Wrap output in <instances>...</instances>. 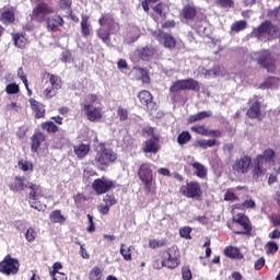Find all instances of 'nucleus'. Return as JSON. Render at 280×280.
<instances>
[{
	"label": "nucleus",
	"mask_w": 280,
	"mask_h": 280,
	"mask_svg": "<svg viewBox=\"0 0 280 280\" xmlns=\"http://www.w3.org/2000/svg\"><path fill=\"white\" fill-rule=\"evenodd\" d=\"M217 3L222 8H233V5H235L233 0H217Z\"/></svg>",
	"instance_id": "nucleus-58"
},
{
	"label": "nucleus",
	"mask_w": 280,
	"mask_h": 280,
	"mask_svg": "<svg viewBox=\"0 0 280 280\" xmlns=\"http://www.w3.org/2000/svg\"><path fill=\"white\" fill-rule=\"evenodd\" d=\"M154 36L158 40H163L164 47L167 49H174V47H176V39L172 35L162 33V31L159 30L154 33Z\"/></svg>",
	"instance_id": "nucleus-12"
},
{
	"label": "nucleus",
	"mask_w": 280,
	"mask_h": 280,
	"mask_svg": "<svg viewBox=\"0 0 280 280\" xmlns=\"http://www.w3.org/2000/svg\"><path fill=\"white\" fill-rule=\"evenodd\" d=\"M26 185H30V183L25 184V177L23 176H16L15 182L13 184L9 185V189L11 191H23V189L27 188Z\"/></svg>",
	"instance_id": "nucleus-19"
},
{
	"label": "nucleus",
	"mask_w": 280,
	"mask_h": 280,
	"mask_svg": "<svg viewBox=\"0 0 280 280\" xmlns=\"http://www.w3.org/2000/svg\"><path fill=\"white\" fill-rule=\"evenodd\" d=\"M224 254L226 257H230L231 259H242L244 257L242 253H240V248L233 246L226 247L224 249Z\"/></svg>",
	"instance_id": "nucleus-26"
},
{
	"label": "nucleus",
	"mask_w": 280,
	"mask_h": 280,
	"mask_svg": "<svg viewBox=\"0 0 280 280\" xmlns=\"http://www.w3.org/2000/svg\"><path fill=\"white\" fill-rule=\"evenodd\" d=\"M192 132L202 135V137H209V129L205 125L191 127Z\"/></svg>",
	"instance_id": "nucleus-43"
},
{
	"label": "nucleus",
	"mask_w": 280,
	"mask_h": 280,
	"mask_svg": "<svg viewBox=\"0 0 280 280\" xmlns=\"http://www.w3.org/2000/svg\"><path fill=\"white\" fill-rule=\"evenodd\" d=\"M52 280H67V275L60 271L50 272Z\"/></svg>",
	"instance_id": "nucleus-56"
},
{
	"label": "nucleus",
	"mask_w": 280,
	"mask_h": 280,
	"mask_svg": "<svg viewBox=\"0 0 280 280\" xmlns=\"http://www.w3.org/2000/svg\"><path fill=\"white\" fill-rule=\"evenodd\" d=\"M0 21L4 23L5 25H10V23H14V11L7 10L2 11Z\"/></svg>",
	"instance_id": "nucleus-33"
},
{
	"label": "nucleus",
	"mask_w": 280,
	"mask_h": 280,
	"mask_svg": "<svg viewBox=\"0 0 280 280\" xmlns=\"http://www.w3.org/2000/svg\"><path fill=\"white\" fill-rule=\"evenodd\" d=\"M49 219L50 221L54 222V224H65V222L67 221V219L65 218V215H62L60 210L52 211L49 215Z\"/></svg>",
	"instance_id": "nucleus-31"
},
{
	"label": "nucleus",
	"mask_w": 280,
	"mask_h": 280,
	"mask_svg": "<svg viewBox=\"0 0 280 280\" xmlns=\"http://www.w3.org/2000/svg\"><path fill=\"white\" fill-rule=\"evenodd\" d=\"M65 25V20L60 15H52L47 19V28L50 32H54L58 27H62Z\"/></svg>",
	"instance_id": "nucleus-18"
},
{
	"label": "nucleus",
	"mask_w": 280,
	"mask_h": 280,
	"mask_svg": "<svg viewBox=\"0 0 280 280\" xmlns=\"http://www.w3.org/2000/svg\"><path fill=\"white\" fill-rule=\"evenodd\" d=\"M83 110H85L90 121H100V119H102V109L91 104H83Z\"/></svg>",
	"instance_id": "nucleus-13"
},
{
	"label": "nucleus",
	"mask_w": 280,
	"mask_h": 280,
	"mask_svg": "<svg viewBox=\"0 0 280 280\" xmlns=\"http://www.w3.org/2000/svg\"><path fill=\"white\" fill-rule=\"evenodd\" d=\"M277 32H279V27L275 26L270 21H265L253 30L252 36L261 43H268V40H272L277 36Z\"/></svg>",
	"instance_id": "nucleus-1"
},
{
	"label": "nucleus",
	"mask_w": 280,
	"mask_h": 280,
	"mask_svg": "<svg viewBox=\"0 0 280 280\" xmlns=\"http://www.w3.org/2000/svg\"><path fill=\"white\" fill-rule=\"evenodd\" d=\"M81 34L84 38L91 36V24H89V16L83 15L81 21Z\"/></svg>",
	"instance_id": "nucleus-27"
},
{
	"label": "nucleus",
	"mask_w": 280,
	"mask_h": 280,
	"mask_svg": "<svg viewBox=\"0 0 280 280\" xmlns=\"http://www.w3.org/2000/svg\"><path fill=\"white\" fill-rule=\"evenodd\" d=\"M139 178L144 183V187L148 191H150L152 187V180L154 179L152 175V168H150V164L145 163L140 166L139 170Z\"/></svg>",
	"instance_id": "nucleus-10"
},
{
	"label": "nucleus",
	"mask_w": 280,
	"mask_h": 280,
	"mask_svg": "<svg viewBox=\"0 0 280 280\" xmlns=\"http://www.w3.org/2000/svg\"><path fill=\"white\" fill-rule=\"evenodd\" d=\"M103 201L105 202V206H107V207H113V205L117 203V200H115V196H113V195H106L104 197Z\"/></svg>",
	"instance_id": "nucleus-55"
},
{
	"label": "nucleus",
	"mask_w": 280,
	"mask_h": 280,
	"mask_svg": "<svg viewBox=\"0 0 280 280\" xmlns=\"http://www.w3.org/2000/svg\"><path fill=\"white\" fill-rule=\"evenodd\" d=\"M182 277L184 280H190L191 279V270H189V268H187V267L183 268Z\"/></svg>",
	"instance_id": "nucleus-61"
},
{
	"label": "nucleus",
	"mask_w": 280,
	"mask_h": 280,
	"mask_svg": "<svg viewBox=\"0 0 280 280\" xmlns=\"http://www.w3.org/2000/svg\"><path fill=\"white\" fill-rule=\"evenodd\" d=\"M26 187L32 190L28 196L30 200H38L45 196L43 188L36 184L31 183L27 184Z\"/></svg>",
	"instance_id": "nucleus-17"
},
{
	"label": "nucleus",
	"mask_w": 280,
	"mask_h": 280,
	"mask_svg": "<svg viewBox=\"0 0 280 280\" xmlns=\"http://www.w3.org/2000/svg\"><path fill=\"white\" fill-rule=\"evenodd\" d=\"M253 60H257L258 65H261L264 69H266L269 73H273L275 69H277L276 62L277 60L272 56V52L269 50H261L252 54Z\"/></svg>",
	"instance_id": "nucleus-2"
},
{
	"label": "nucleus",
	"mask_w": 280,
	"mask_h": 280,
	"mask_svg": "<svg viewBox=\"0 0 280 280\" xmlns=\"http://www.w3.org/2000/svg\"><path fill=\"white\" fill-rule=\"evenodd\" d=\"M115 187V183L110 179L106 178H97L92 183V188L98 196H102V194H106V191H110Z\"/></svg>",
	"instance_id": "nucleus-9"
},
{
	"label": "nucleus",
	"mask_w": 280,
	"mask_h": 280,
	"mask_svg": "<svg viewBox=\"0 0 280 280\" xmlns=\"http://www.w3.org/2000/svg\"><path fill=\"white\" fill-rule=\"evenodd\" d=\"M179 194L186 196V198H200L202 190H200V184L190 182L179 188Z\"/></svg>",
	"instance_id": "nucleus-8"
},
{
	"label": "nucleus",
	"mask_w": 280,
	"mask_h": 280,
	"mask_svg": "<svg viewBox=\"0 0 280 280\" xmlns=\"http://www.w3.org/2000/svg\"><path fill=\"white\" fill-rule=\"evenodd\" d=\"M163 246V241L150 240L149 247L150 248H161Z\"/></svg>",
	"instance_id": "nucleus-59"
},
{
	"label": "nucleus",
	"mask_w": 280,
	"mask_h": 280,
	"mask_svg": "<svg viewBox=\"0 0 280 280\" xmlns=\"http://www.w3.org/2000/svg\"><path fill=\"white\" fill-rule=\"evenodd\" d=\"M171 93H178V91H186L185 80H178L170 88Z\"/></svg>",
	"instance_id": "nucleus-42"
},
{
	"label": "nucleus",
	"mask_w": 280,
	"mask_h": 280,
	"mask_svg": "<svg viewBox=\"0 0 280 280\" xmlns=\"http://www.w3.org/2000/svg\"><path fill=\"white\" fill-rule=\"evenodd\" d=\"M19 167L23 172H28V170H30V167H32V165L28 164L27 162H19Z\"/></svg>",
	"instance_id": "nucleus-64"
},
{
	"label": "nucleus",
	"mask_w": 280,
	"mask_h": 280,
	"mask_svg": "<svg viewBox=\"0 0 280 280\" xmlns=\"http://www.w3.org/2000/svg\"><path fill=\"white\" fill-rule=\"evenodd\" d=\"M97 36L98 38H101V40H103V43H105L106 45H108V43H110V31H106L104 28H100L97 31Z\"/></svg>",
	"instance_id": "nucleus-41"
},
{
	"label": "nucleus",
	"mask_w": 280,
	"mask_h": 280,
	"mask_svg": "<svg viewBox=\"0 0 280 280\" xmlns=\"http://www.w3.org/2000/svg\"><path fill=\"white\" fill-rule=\"evenodd\" d=\"M211 115H213V113H211V110L199 112L198 114L190 116L188 121L190 124H196V121H202V119H207V118L211 117Z\"/></svg>",
	"instance_id": "nucleus-28"
},
{
	"label": "nucleus",
	"mask_w": 280,
	"mask_h": 280,
	"mask_svg": "<svg viewBox=\"0 0 280 280\" xmlns=\"http://www.w3.org/2000/svg\"><path fill=\"white\" fill-rule=\"evenodd\" d=\"M142 150L145 154H156L159 152V138L152 137L147 140Z\"/></svg>",
	"instance_id": "nucleus-14"
},
{
	"label": "nucleus",
	"mask_w": 280,
	"mask_h": 280,
	"mask_svg": "<svg viewBox=\"0 0 280 280\" xmlns=\"http://www.w3.org/2000/svg\"><path fill=\"white\" fill-rule=\"evenodd\" d=\"M90 151L91 147H89V144H79L74 147V153L77 154L78 159H84Z\"/></svg>",
	"instance_id": "nucleus-29"
},
{
	"label": "nucleus",
	"mask_w": 280,
	"mask_h": 280,
	"mask_svg": "<svg viewBox=\"0 0 280 280\" xmlns=\"http://www.w3.org/2000/svg\"><path fill=\"white\" fill-rule=\"evenodd\" d=\"M192 167L196 170L195 174L198 178H205V176H207V167L200 164V162L192 163Z\"/></svg>",
	"instance_id": "nucleus-34"
},
{
	"label": "nucleus",
	"mask_w": 280,
	"mask_h": 280,
	"mask_svg": "<svg viewBox=\"0 0 280 280\" xmlns=\"http://www.w3.org/2000/svg\"><path fill=\"white\" fill-rule=\"evenodd\" d=\"M196 7L191 4L184 7L182 10V18L185 19V21H194V19H196Z\"/></svg>",
	"instance_id": "nucleus-22"
},
{
	"label": "nucleus",
	"mask_w": 280,
	"mask_h": 280,
	"mask_svg": "<svg viewBox=\"0 0 280 280\" xmlns=\"http://www.w3.org/2000/svg\"><path fill=\"white\" fill-rule=\"evenodd\" d=\"M61 10H69L71 8V0H60Z\"/></svg>",
	"instance_id": "nucleus-63"
},
{
	"label": "nucleus",
	"mask_w": 280,
	"mask_h": 280,
	"mask_svg": "<svg viewBox=\"0 0 280 280\" xmlns=\"http://www.w3.org/2000/svg\"><path fill=\"white\" fill-rule=\"evenodd\" d=\"M131 246L128 247L126 244H120V255L124 257L126 261L132 260Z\"/></svg>",
	"instance_id": "nucleus-37"
},
{
	"label": "nucleus",
	"mask_w": 280,
	"mask_h": 280,
	"mask_svg": "<svg viewBox=\"0 0 280 280\" xmlns=\"http://www.w3.org/2000/svg\"><path fill=\"white\" fill-rule=\"evenodd\" d=\"M280 86V79L277 77H269L265 80L264 83L259 85V89H279Z\"/></svg>",
	"instance_id": "nucleus-24"
},
{
	"label": "nucleus",
	"mask_w": 280,
	"mask_h": 280,
	"mask_svg": "<svg viewBox=\"0 0 280 280\" xmlns=\"http://www.w3.org/2000/svg\"><path fill=\"white\" fill-rule=\"evenodd\" d=\"M131 75L135 80H141L143 84H150V75H148V70L143 68H133Z\"/></svg>",
	"instance_id": "nucleus-16"
},
{
	"label": "nucleus",
	"mask_w": 280,
	"mask_h": 280,
	"mask_svg": "<svg viewBox=\"0 0 280 280\" xmlns=\"http://www.w3.org/2000/svg\"><path fill=\"white\" fill-rule=\"evenodd\" d=\"M47 14H54V8L45 2H39L33 9L32 12V20L36 21L37 23H43L47 21Z\"/></svg>",
	"instance_id": "nucleus-3"
},
{
	"label": "nucleus",
	"mask_w": 280,
	"mask_h": 280,
	"mask_svg": "<svg viewBox=\"0 0 280 280\" xmlns=\"http://www.w3.org/2000/svg\"><path fill=\"white\" fill-rule=\"evenodd\" d=\"M57 94H58V90L55 89L54 86L46 88L44 91V96L47 100H51V97H56Z\"/></svg>",
	"instance_id": "nucleus-47"
},
{
	"label": "nucleus",
	"mask_w": 280,
	"mask_h": 280,
	"mask_svg": "<svg viewBox=\"0 0 280 280\" xmlns=\"http://www.w3.org/2000/svg\"><path fill=\"white\" fill-rule=\"evenodd\" d=\"M247 116L252 119H259L261 117V102L255 101L247 110Z\"/></svg>",
	"instance_id": "nucleus-20"
},
{
	"label": "nucleus",
	"mask_w": 280,
	"mask_h": 280,
	"mask_svg": "<svg viewBox=\"0 0 280 280\" xmlns=\"http://www.w3.org/2000/svg\"><path fill=\"white\" fill-rule=\"evenodd\" d=\"M102 279V269L100 267H94L90 271V280H101Z\"/></svg>",
	"instance_id": "nucleus-45"
},
{
	"label": "nucleus",
	"mask_w": 280,
	"mask_h": 280,
	"mask_svg": "<svg viewBox=\"0 0 280 280\" xmlns=\"http://www.w3.org/2000/svg\"><path fill=\"white\" fill-rule=\"evenodd\" d=\"M234 222L236 224H240V226H242L244 229V231H250V224H248V218H246V215L237 214L234 218Z\"/></svg>",
	"instance_id": "nucleus-32"
},
{
	"label": "nucleus",
	"mask_w": 280,
	"mask_h": 280,
	"mask_svg": "<svg viewBox=\"0 0 280 280\" xmlns=\"http://www.w3.org/2000/svg\"><path fill=\"white\" fill-rule=\"evenodd\" d=\"M31 150L32 152H38V148H40V143L45 141V135L37 132L31 138Z\"/></svg>",
	"instance_id": "nucleus-25"
},
{
	"label": "nucleus",
	"mask_w": 280,
	"mask_h": 280,
	"mask_svg": "<svg viewBox=\"0 0 280 280\" xmlns=\"http://www.w3.org/2000/svg\"><path fill=\"white\" fill-rule=\"evenodd\" d=\"M19 268V259L12 258V256L10 255H7L4 259L0 262V272L2 275H7V277H10V275H18Z\"/></svg>",
	"instance_id": "nucleus-4"
},
{
	"label": "nucleus",
	"mask_w": 280,
	"mask_h": 280,
	"mask_svg": "<svg viewBox=\"0 0 280 280\" xmlns=\"http://www.w3.org/2000/svg\"><path fill=\"white\" fill-rule=\"evenodd\" d=\"M137 54L141 60H152L154 58V54H156V49L152 46H145L137 49Z\"/></svg>",
	"instance_id": "nucleus-15"
},
{
	"label": "nucleus",
	"mask_w": 280,
	"mask_h": 280,
	"mask_svg": "<svg viewBox=\"0 0 280 280\" xmlns=\"http://www.w3.org/2000/svg\"><path fill=\"white\" fill-rule=\"evenodd\" d=\"M97 95L90 94L85 97V102L83 104H91V106H93V104H97Z\"/></svg>",
	"instance_id": "nucleus-57"
},
{
	"label": "nucleus",
	"mask_w": 280,
	"mask_h": 280,
	"mask_svg": "<svg viewBox=\"0 0 280 280\" xmlns=\"http://www.w3.org/2000/svg\"><path fill=\"white\" fill-rule=\"evenodd\" d=\"M30 205H31L32 209H36L37 211H45V209H47V206H45L36 200H33V199H30Z\"/></svg>",
	"instance_id": "nucleus-50"
},
{
	"label": "nucleus",
	"mask_w": 280,
	"mask_h": 280,
	"mask_svg": "<svg viewBox=\"0 0 280 280\" xmlns=\"http://www.w3.org/2000/svg\"><path fill=\"white\" fill-rule=\"evenodd\" d=\"M30 104H31V108L34 110L37 119H40V117L45 116V106H43V104H40L39 102H37L34 98L30 100Z\"/></svg>",
	"instance_id": "nucleus-23"
},
{
	"label": "nucleus",
	"mask_w": 280,
	"mask_h": 280,
	"mask_svg": "<svg viewBox=\"0 0 280 280\" xmlns=\"http://www.w3.org/2000/svg\"><path fill=\"white\" fill-rule=\"evenodd\" d=\"M5 92L8 93V95H16V93H19V86L16 85V83H10L7 85Z\"/></svg>",
	"instance_id": "nucleus-48"
},
{
	"label": "nucleus",
	"mask_w": 280,
	"mask_h": 280,
	"mask_svg": "<svg viewBox=\"0 0 280 280\" xmlns=\"http://www.w3.org/2000/svg\"><path fill=\"white\" fill-rule=\"evenodd\" d=\"M47 77L49 78L50 86L55 88L57 91H59V89H62V81L60 80V77L51 73H48Z\"/></svg>",
	"instance_id": "nucleus-35"
},
{
	"label": "nucleus",
	"mask_w": 280,
	"mask_h": 280,
	"mask_svg": "<svg viewBox=\"0 0 280 280\" xmlns=\"http://www.w3.org/2000/svg\"><path fill=\"white\" fill-rule=\"evenodd\" d=\"M117 115H118L120 121H126V119H128V109H126L124 107H118Z\"/></svg>",
	"instance_id": "nucleus-54"
},
{
	"label": "nucleus",
	"mask_w": 280,
	"mask_h": 280,
	"mask_svg": "<svg viewBox=\"0 0 280 280\" xmlns=\"http://www.w3.org/2000/svg\"><path fill=\"white\" fill-rule=\"evenodd\" d=\"M18 75L22 80L24 86L27 89V77H25V73L23 72V68H19Z\"/></svg>",
	"instance_id": "nucleus-60"
},
{
	"label": "nucleus",
	"mask_w": 280,
	"mask_h": 280,
	"mask_svg": "<svg viewBox=\"0 0 280 280\" xmlns=\"http://www.w3.org/2000/svg\"><path fill=\"white\" fill-rule=\"evenodd\" d=\"M42 128L47 132H58V126L52 121L42 124Z\"/></svg>",
	"instance_id": "nucleus-46"
},
{
	"label": "nucleus",
	"mask_w": 280,
	"mask_h": 280,
	"mask_svg": "<svg viewBox=\"0 0 280 280\" xmlns=\"http://www.w3.org/2000/svg\"><path fill=\"white\" fill-rule=\"evenodd\" d=\"M154 12L159 14L160 16H165V10H167V5L163 3H159L158 5L154 7Z\"/></svg>",
	"instance_id": "nucleus-52"
},
{
	"label": "nucleus",
	"mask_w": 280,
	"mask_h": 280,
	"mask_svg": "<svg viewBox=\"0 0 280 280\" xmlns=\"http://www.w3.org/2000/svg\"><path fill=\"white\" fill-rule=\"evenodd\" d=\"M138 100L142 106H148L149 104H152V94L143 90L138 94Z\"/></svg>",
	"instance_id": "nucleus-30"
},
{
	"label": "nucleus",
	"mask_w": 280,
	"mask_h": 280,
	"mask_svg": "<svg viewBox=\"0 0 280 280\" xmlns=\"http://www.w3.org/2000/svg\"><path fill=\"white\" fill-rule=\"evenodd\" d=\"M115 161H117V154L106 148H102L95 156V163L96 165H101V167H108V165L115 163Z\"/></svg>",
	"instance_id": "nucleus-5"
},
{
	"label": "nucleus",
	"mask_w": 280,
	"mask_h": 280,
	"mask_svg": "<svg viewBox=\"0 0 280 280\" xmlns=\"http://www.w3.org/2000/svg\"><path fill=\"white\" fill-rule=\"evenodd\" d=\"M264 266H266V259L264 258H259L256 262H255V269L256 270H261L264 268Z\"/></svg>",
	"instance_id": "nucleus-62"
},
{
	"label": "nucleus",
	"mask_w": 280,
	"mask_h": 280,
	"mask_svg": "<svg viewBox=\"0 0 280 280\" xmlns=\"http://www.w3.org/2000/svg\"><path fill=\"white\" fill-rule=\"evenodd\" d=\"M98 23L101 27L107 25L109 34H117L119 32V23L115 22L109 14L102 15Z\"/></svg>",
	"instance_id": "nucleus-11"
},
{
	"label": "nucleus",
	"mask_w": 280,
	"mask_h": 280,
	"mask_svg": "<svg viewBox=\"0 0 280 280\" xmlns=\"http://www.w3.org/2000/svg\"><path fill=\"white\" fill-rule=\"evenodd\" d=\"M13 40L15 47H19V49H23L25 45H27V38H25V35L15 34L13 36Z\"/></svg>",
	"instance_id": "nucleus-39"
},
{
	"label": "nucleus",
	"mask_w": 280,
	"mask_h": 280,
	"mask_svg": "<svg viewBox=\"0 0 280 280\" xmlns=\"http://www.w3.org/2000/svg\"><path fill=\"white\" fill-rule=\"evenodd\" d=\"M217 143L215 139L210 140H197L195 145L196 148H203V150H207V148H213Z\"/></svg>",
	"instance_id": "nucleus-38"
},
{
	"label": "nucleus",
	"mask_w": 280,
	"mask_h": 280,
	"mask_svg": "<svg viewBox=\"0 0 280 280\" xmlns=\"http://www.w3.org/2000/svg\"><path fill=\"white\" fill-rule=\"evenodd\" d=\"M180 237H184L185 240H191V228H183L179 230Z\"/></svg>",
	"instance_id": "nucleus-51"
},
{
	"label": "nucleus",
	"mask_w": 280,
	"mask_h": 280,
	"mask_svg": "<svg viewBox=\"0 0 280 280\" xmlns=\"http://www.w3.org/2000/svg\"><path fill=\"white\" fill-rule=\"evenodd\" d=\"M36 230H34V228H30L25 233V237L28 242H34V240H36Z\"/></svg>",
	"instance_id": "nucleus-53"
},
{
	"label": "nucleus",
	"mask_w": 280,
	"mask_h": 280,
	"mask_svg": "<svg viewBox=\"0 0 280 280\" xmlns=\"http://www.w3.org/2000/svg\"><path fill=\"white\" fill-rule=\"evenodd\" d=\"M178 257H180L178 247H171L167 249V252L163 253L162 265L166 268L174 269L176 266H178V264H180Z\"/></svg>",
	"instance_id": "nucleus-7"
},
{
	"label": "nucleus",
	"mask_w": 280,
	"mask_h": 280,
	"mask_svg": "<svg viewBox=\"0 0 280 280\" xmlns=\"http://www.w3.org/2000/svg\"><path fill=\"white\" fill-rule=\"evenodd\" d=\"M198 72L201 73L205 78H218L219 75H222L220 66H215L211 70H207L202 67L198 68Z\"/></svg>",
	"instance_id": "nucleus-21"
},
{
	"label": "nucleus",
	"mask_w": 280,
	"mask_h": 280,
	"mask_svg": "<svg viewBox=\"0 0 280 280\" xmlns=\"http://www.w3.org/2000/svg\"><path fill=\"white\" fill-rule=\"evenodd\" d=\"M250 165H253V160L250 159V156L243 155L240 159L235 160L232 165V172H234L236 176H244V174H248Z\"/></svg>",
	"instance_id": "nucleus-6"
},
{
	"label": "nucleus",
	"mask_w": 280,
	"mask_h": 280,
	"mask_svg": "<svg viewBox=\"0 0 280 280\" xmlns=\"http://www.w3.org/2000/svg\"><path fill=\"white\" fill-rule=\"evenodd\" d=\"M268 255H272V253H277L279 250V245H277L273 241H270L266 245Z\"/></svg>",
	"instance_id": "nucleus-49"
},
{
	"label": "nucleus",
	"mask_w": 280,
	"mask_h": 280,
	"mask_svg": "<svg viewBox=\"0 0 280 280\" xmlns=\"http://www.w3.org/2000/svg\"><path fill=\"white\" fill-rule=\"evenodd\" d=\"M246 30V21H237L231 25L232 32H242Z\"/></svg>",
	"instance_id": "nucleus-44"
},
{
	"label": "nucleus",
	"mask_w": 280,
	"mask_h": 280,
	"mask_svg": "<svg viewBox=\"0 0 280 280\" xmlns=\"http://www.w3.org/2000/svg\"><path fill=\"white\" fill-rule=\"evenodd\" d=\"M189 141H191V133L188 131H183L177 137V143H179V145H185V143H189Z\"/></svg>",
	"instance_id": "nucleus-40"
},
{
	"label": "nucleus",
	"mask_w": 280,
	"mask_h": 280,
	"mask_svg": "<svg viewBox=\"0 0 280 280\" xmlns=\"http://www.w3.org/2000/svg\"><path fill=\"white\" fill-rule=\"evenodd\" d=\"M186 91H200V83L194 79L184 80Z\"/></svg>",
	"instance_id": "nucleus-36"
}]
</instances>
